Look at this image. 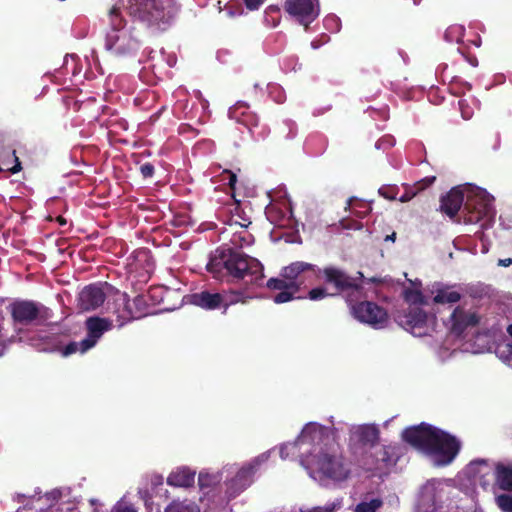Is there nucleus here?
<instances>
[{
    "mask_svg": "<svg viewBox=\"0 0 512 512\" xmlns=\"http://www.w3.org/2000/svg\"><path fill=\"white\" fill-rule=\"evenodd\" d=\"M206 269L219 280L226 276L238 280L249 276V282L258 283L264 277L263 265L259 260L232 248H218L210 257Z\"/></svg>",
    "mask_w": 512,
    "mask_h": 512,
    "instance_id": "f257e3e1",
    "label": "nucleus"
},
{
    "mask_svg": "<svg viewBox=\"0 0 512 512\" xmlns=\"http://www.w3.org/2000/svg\"><path fill=\"white\" fill-rule=\"evenodd\" d=\"M129 15L155 32L168 30L176 21L181 6L176 0H128Z\"/></svg>",
    "mask_w": 512,
    "mask_h": 512,
    "instance_id": "f03ea898",
    "label": "nucleus"
},
{
    "mask_svg": "<svg viewBox=\"0 0 512 512\" xmlns=\"http://www.w3.org/2000/svg\"><path fill=\"white\" fill-rule=\"evenodd\" d=\"M109 29L105 37V48L116 56L136 52L142 42L141 33L135 26L126 28L120 7L114 5L108 11Z\"/></svg>",
    "mask_w": 512,
    "mask_h": 512,
    "instance_id": "7ed1b4c3",
    "label": "nucleus"
},
{
    "mask_svg": "<svg viewBox=\"0 0 512 512\" xmlns=\"http://www.w3.org/2000/svg\"><path fill=\"white\" fill-rule=\"evenodd\" d=\"M311 272L317 275V267L304 261L292 262L281 269L280 277L270 278L266 286L270 290L279 291L273 301L277 304L289 302L294 299L304 283V275Z\"/></svg>",
    "mask_w": 512,
    "mask_h": 512,
    "instance_id": "20e7f679",
    "label": "nucleus"
},
{
    "mask_svg": "<svg viewBox=\"0 0 512 512\" xmlns=\"http://www.w3.org/2000/svg\"><path fill=\"white\" fill-rule=\"evenodd\" d=\"M317 273L322 275L325 283L333 286L336 291L335 295H345L346 303L366 298L363 287L365 278L362 272L357 273L358 277H352L336 266H327L323 269H317Z\"/></svg>",
    "mask_w": 512,
    "mask_h": 512,
    "instance_id": "39448f33",
    "label": "nucleus"
},
{
    "mask_svg": "<svg viewBox=\"0 0 512 512\" xmlns=\"http://www.w3.org/2000/svg\"><path fill=\"white\" fill-rule=\"evenodd\" d=\"M11 318L15 324L28 326L44 322L50 317V309L32 300H16L9 305Z\"/></svg>",
    "mask_w": 512,
    "mask_h": 512,
    "instance_id": "423d86ee",
    "label": "nucleus"
},
{
    "mask_svg": "<svg viewBox=\"0 0 512 512\" xmlns=\"http://www.w3.org/2000/svg\"><path fill=\"white\" fill-rule=\"evenodd\" d=\"M364 299L347 303L353 317L376 329L385 327L389 319L387 311L377 303Z\"/></svg>",
    "mask_w": 512,
    "mask_h": 512,
    "instance_id": "0eeeda50",
    "label": "nucleus"
},
{
    "mask_svg": "<svg viewBox=\"0 0 512 512\" xmlns=\"http://www.w3.org/2000/svg\"><path fill=\"white\" fill-rule=\"evenodd\" d=\"M435 437L437 440L431 444L427 454L433 456L438 465H449L458 455L461 443L455 436L439 428Z\"/></svg>",
    "mask_w": 512,
    "mask_h": 512,
    "instance_id": "6e6552de",
    "label": "nucleus"
},
{
    "mask_svg": "<svg viewBox=\"0 0 512 512\" xmlns=\"http://www.w3.org/2000/svg\"><path fill=\"white\" fill-rule=\"evenodd\" d=\"M492 214V200L484 191L467 194L462 208L465 223L476 224Z\"/></svg>",
    "mask_w": 512,
    "mask_h": 512,
    "instance_id": "1a4fd4ad",
    "label": "nucleus"
},
{
    "mask_svg": "<svg viewBox=\"0 0 512 512\" xmlns=\"http://www.w3.org/2000/svg\"><path fill=\"white\" fill-rule=\"evenodd\" d=\"M315 459L318 470L324 476L336 481L345 480L349 476L350 470L341 454L330 450L320 451Z\"/></svg>",
    "mask_w": 512,
    "mask_h": 512,
    "instance_id": "9d476101",
    "label": "nucleus"
},
{
    "mask_svg": "<svg viewBox=\"0 0 512 512\" xmlns=\"http://www.w3.org/2000/svg\"><path fill=\"white\" fill-rule=\"evenodd\" d=\"M438 428L425 422L411 426L402 432V439L415 449L428 453L431 444L437 440L435 434Z\"/></svg>",
    "mask_w": 512,
    "mask_h": 512,
    "instance_id": "9b49d317",
    "label": "nucleus"
},
{
    "mask_svg": "<svg viewBox=\"0 0 512 512\" xmlns=\"http://www.w3.org/2000/svg\"><path fill=\"white\" fill-rule=\"evenodd\" d=\"M427 313L419 307H409L397 315V322L414 336L427 334Z\"/></svg>",
    "mask_w": 512,
    "mask_h": 512,
    "instance_id": "f8f14e48",
    "label": "nucleus"
},
{
    "mask_svg": "<svg viewBox=\"0 0 512 512\" xmlns=\"http://www.w3.org/2000/svg\"><path fill=\"white\" fill-rule=\"evenodd\" d=\"M113 287L107 282L90 284L84 287L78 298V305L83 311H92L100 307L106 297L107 291L112 290Z\"/></svg>",
    "mask_w": 512,
    "mask_h": 512,
    "instance_id": "ddd939ff",
    "label": "nucleus"
},
{
    "mask_svg": "<svg viewBox=\"0 0 512 512\" xmlns=\"http://www.w3.org/2000/svg\"><path fill=\"white\" fill-rule=\"evenodd\" d=\"M191 303L205 310L223 308L224 312L234 303L226 294L204 290L191 295Z\"/></svg>",
    "mask_w": 512,
    "mask_h": 512,
    "instance_id": "4468645a",
    "label": "nucleus"
},
{
    "mask_svg": "<svg viewBox=\"0 0 512 512\" xmlns=\"http://www.w3.org/2000/svg\"><path fill=\"white\" fill-rule=\"evenodd\" d=\"M284 9L306 28L318 16L313 0H285Z\"/></svg>",
    "mask_w": 512,
    "mask_h": 512,
    "instance_id": "2eb2a0df",
    "label": "nucleus"
},
{
    "mask_svg": "<svg viewBox=\"0 0 512 512\" xmlns=\"http://www.w3.org/2000/svg\"><path fill=\"white\" fill-rule=\"evenodd\" d=\"M112 326L111 321L100 317H90L86 320L87 337L80 342L81 352L94 347L101 336Z\"/></svg>",
    "mask_w": 512,
    "mask_h": 512,
    "instance_id": "dca6fc26",
    "label": "nucleus"
},
{
    "mask_svg": "<svg viewBox=\"0 0 512 512\" xmlns=\"http://www.w3.org/2000/svg\"><path fill=\"white\" fill-rule=\"evenodd\" d=\"M108 310L116 315V322L119 327L135 319L133 308L126 293L116 291L113 302H108Z\"/></svg>",
    "mask_w": 512,
    "mask_h": 512,
    "instance_id": "f3484780",
    "label": "nucleus"
},
{
    "mask_svg": "<svg viewBox=\"0 0 512 512\" xmlns=\"http://www.w3.org/2000/svg\"><path fill=\"white\" fill-rule=\"evenodd\" d=\"M451 332L460 336L469 327H474L479 323V317L476 313L467 312L461 306L454 309L450 316Z\"/></svg>",
    "mask_w": 512,
    "mask_h": 512,
    "instance_id": "a211bd4d",
    "label": "nucleus"
},
{
    "mask_svg": "<svg viewBox=\"0 0 512 512\" xmlns=\"http://www.w3.org/2000/svg\"><path fill=\"white\" fill-rule=\"evenodd\" d=\"M465 196L461 189L452 188L445 196L441 198V211L450 218L455 217L465 203Z\"/></svg>",
    "mask_w": 512,
    "mask_h": 512,
    "instance_id": "6ab92c4d",
    "label": "nucleus"
},
{
    "mask_svg": "<svg viewBox=\"0 0 512 512\" xmlns=\"http://www.w3.org/2000/svg\"><path fill=\"white\" fill-rule=\"evenodd\" d=\"M469 469L474 472V477L479 481L483 489L490 486L491 479H495V467H492L486 460H474L469 464Z\"/></svg>",
    "mask_w": 512,
    "mask_h": 512,
    "instance_id": "aec40b11",
    "label": "nucleus"
},
{
    "mask_svg": "<svg viewBox=\"0 0 512 512\" xmlns=\"http://www.w3.org/2000/svg\"><path fill=\"white\" fill-rule=\"evenodd\" d=\"M254 474L253 466H244L236 473V475L228 483V491L232 495H237L246 489L252 482Z\"/></svg>",
    "mask_w": 512,
    "mask_h": 512,
    "instance_id": "412c9836",
    "label": "nucleus"
},
{
    "mask_svg": "<svg viewBox=\"0 0 512 512\" xmlns=\"http://www.w3.org/2000/svg\"><path fill=\"white\" fill-rule=\"evenodd\" d=\"M375 461L373 465L376 469H381L395 465L398 459L396 448L391 445H383L374 452Z\"/></svg>",
    "mask_w": 512,
    "mask_h": 512,
    "instance_id": "4be33fe9",
    "label": "nucleus"
},
{
    "mask_svg": "<svg viewBox=\"0 0 512 512\" xmlns=\"http://www.w3.org/2000/svg\"><path fill=\"white\" fill-rule=\"evenodd\" d=\"M195 482V472L189 468H181L170 473L167 484L173 487L188 488Z\"/></svg>",
    "mask_w": 512,
    "mask_h": 512,
    "instance_id": "5701e85b",
    "label": "nucleus"
},
{
    "mask_svg": "<svg viewBox=\"0 0 512 512\" xmlns=\"http://www.w3.org/2000/svg\"><path fill=\"white\" fill-rule=\"evenodd\" d=\"M494 474L495 483L499 489L512 492V467L497 463Z\"/></svg>",
    "mask_w": 512,
    "mask_h": 512,
    "instance_id": "b1692460",
    "label": "nucleus"
},
{
    "mask_svg": "<svg viewBox=\"0 0 512 512\" xmlns=\"http://www.w3.org/2000/svg\"><path fill=\"white\" fill-rule=\"evenodd\" d=\"M249 106L246 104H238L235 109L231 112L233 117L237 118V120L243 125L247 126L249 129L252 127H257L259 124V117L248 111Z\"/></svg>",
    "mask_w": 512,
    "mask_h": 512,
    "instance_id": "393cba45",
    "label": "nucleus"
},
{
    "mask_svg": "<svg viewBox=\"0 0 512 512\" xmlns=\"http://www.w3.org/2000/svg\"><path fill=\"white\" fill-rule=\"evenodd\" d=\"M355 433L358 441L363 445L374 446L379 441L380 431L375 425H361Z\"/></svg>",
    "mask_w": 512,
    "mask_h": 512,
    "instance_id": "a878e982",
    "label": "nucleus"
},
{
    "mask_svg": "<svg viewBox=\"0 0 512 512\" xmlns=\"http://www.w3.org/2000/svg\"><path fill=\"white\" fill-rule=\"evenodd\" d=\"M436 180L435 176H428L416 182L413 186L406 187L404 194L399 197L400 202H408L419 192L431 186Z\"/></svg>",
    "mask_w": 512,
    "mask_h": 512,
    "instance_id": "bb28decb",
    "label": "nucleus"
},
{
    "mask_svg": "<svg viewBox=\"0 0 512 512\" xmlns=\"http://www.w3.org/2000/svg\"><path fill=\"white\" fill-rule=\"evenodd\" d=\"M461 299L458 291L452 290L450 287L439 288L436 291L433 301L436 304H453Z\"/></svg>",
    "mask_w": 512,
    "mask_h": 512,
    "instance_id": "cd10ccee",
    "label": "nucleus"
},
{
    "mask_svg": "<svg viewBox=\"0 0 512 512\" xmlns=\"http://www.w3.org/2000/svg\"><path fill=\"white\" fill-rule=\"evenodd\" d=\"M61 492L59 490H53L46 493L43 497H38L33 501L35 509L43 510V505H47L49 508L53 507L61 498Z\"/></svg>",
    "mask_w": 512,
    "mask_h": 512,
    "instance_id": "c85d7f7f",
    "label": "nucleus"
},
{
    "mask_svg": "<svg viewBox=\"0 0 512 512\" xmlns=\"http://www.w3.org/2000/svg\"><path fill=\"white\" fill-rule=\"evenodd\" d=\"M165 512H200L199 508L193 502L173 501L166 508Z\"/></svg>",
    "mask_w": 512,
    "mask_h": 512,
    "instance_id": "c756f323",
    "label": "nucleus"
},
{
    "mask_svg": "<svg viewBox=\"0 0 512 512\" xmlns=\"http://www.w3.org/2000/svg\"><path fill=\"white\" fill-rule=\"evenodd\" d=\"M382 505L383 501L379 498L362 501L356 505L355 512H376Z\"/></svg>",
    "mask_w": 512,
    "mask_h": 512,
    "instance_id": "7c9ffc66",
    "label": "nucleus"
},
{
    "mask_svg": "<svg viewBox=\"0 0 512 512\" xmlns=\"http://www.w3.org/2000/svg\"><path fill=\"white\" fill-rule=\"evenodd\" d=\"M464 35V28L460 25L449 26L445 33L444 38L448 42H460Z\"/></svg>",
    "mask_w": 512,
    "mask_h": 512,
    "instance_id": "2f4dec72",
    "label": "nucleus"
},
{
    "mask_svg": "<svg viewBox=\"0 0 512 512\" xmlns=\"http://www.w3.org/2000/svg\"><path fill=\"white\" fill-rule=\"evenodd\" d=\"M133 314H135V319L141 318L147 314V302L145 296L137 295L133 299Z\"/></svg>",
    "mask_w": 512,
    "mask_h": 512,
    "instance_id": "473e14b6",
    "label": "nucleus"
},
{
    "mask_svg": "<svg viewBox=\"0 0 512 512\" xmlns=\"http://www.w3.org/2000/svg\"><path fill=\"white\" fill-rule=\"evenodd\" d=\"M403 297L406 302L411 303V304L424 303V297H423L421 291H419V290H415V289H411V288L405 289L403 292Z\"/></svg>",
    "mask_w": 512,
    "mask_h": 512,
    "instance_id": "72a5a7b5",
    "label": "nucleus"
},
{
    "mask_svg": "<svg viewBox=\"0 0 512 512\" xmlns=\"http://www.w3.org/2000/svg\"><path fill=\"white\" fill-rule=\"evenodd\" d=\"M495 502L502 512H512L511 494H500L495 498Z\"/></svg>",
    "mask_w": 512,
    "mask_h": 512,
    "instance_id": "f704fd0d",
    "label": "nucleus"
},
{
    "mask_svg": "<svg viewBox=\"0 0 512 512\" xmlns=\"http://www.w3.org/2000/svg\"><path fill=\"white\" fill-rule=\"evenodd\" d=\"M399 189L396 185H385L379 189V194L388 200L397 199Z\"/></svg>",
    "mask_w": 512,
    "mask_h": 512,
    "instance_id": "c9c22d12",
    "label": "nucleus"
},
{
    "mask_svg": "<svg viewBox=\"0 0 512 512\" xmlns=\"http://www.w3.org/2000/svg\"><path fill=\"white\" fill-rule=\"evenodd\" d=\"M333 295L335 294H330L325 287H316L308 292V298L313 301L321 300Z\"/></svg>",
    "mask_w": 512,
    "mask_h": 512,
    "instance_id": "e433bc0d",
    "label": "nucleus"
},
{
    "mask_svg": "<svg viewBox=\"0 0 512 512\" xmlns=\"http://www.w3.org/2000/svg\"><path fill=\"white\" fill-rule=\"evenodd\" d=\"M215 483V477L208 474L200 472L198 476V484L201 489L211 487Z\"/></svg>",
    "mask_w": 512,
    "mask_h": 512,
    "instance_id": "4c0bfd02",
    "label": "nucleus"
},
{
    "mask_svg": "<svg viewBox=\"0 0 512 512\" xmlns=\"http://www.w3.org/2000/svg\"><path fill=\"white\" fill-rule=\"evenodd\" d=\"M139 170L142 177L145 179L153 177L155 173V167L150 162L140 164Z\"/></svg>",
    "mask_w": 512,
    "mask_h": 512,
    "instance_id": "58836bf2",
    "label": "nucleus"
},
{
    "mask_svg": "<svg viewBox=\"0 0 512 512\" xmlns=\"http://www.w3.org/2000/svg\"><path fill=\"white\" fill-rule=\"evenodd\" d=\"M77 351H81L80 343L72 341L64 347V349L62 350V355L69 356L71 354L76 353Z\"/></svg>",
    "mask_w": 512,
    "mask_h": 512,
    "instance_id": "ea45409f",
    "label": "nucleus"
},
{
    "mask_svg": "<svg viewBox=\"0 0 512 512\" xmlns=\"http://www.w3.org/2000/svg\"><path fill=\"white\" fill-rule=\"evenodd\" d=\"M265 0H243L245 7L250 10H258Z\"/></svg>",
    "mask_w": 512,
    "mask_h": 512,
    "instance_id": "a19ab883",
    "label": "nucleus"
},
{
    "mask_svg": "<svg viewBox=\"0 0 512 512\" xmlns=\"http://www.w3.org/2000/svg\"><path fill=\"white\" fill-rule=\"evenodd\" d=\"M15 160H16V164L12 168L9 169L12 174L18 173L22 168L21 163L19 162L17 157H15Z\"/></svg>",
    "mask_w": 512,
    "mask_h": 512,
    "instance_id": "79ce46f5",
    "label": "nucleus"
},
{
    "mask_svg": "<svg viewBox=\"0 0 512 512\" xmlns=\"http://www.w3.org/2000/svg\"><path fill=\"white\" fill-rule=\"evenodd\" d=\"M505 352L507 353V355H506L507 361L510 364H512V344H507L506 345V351Z\"/></svg>",
    "mask_w": 512,
    "mask_h": 512,
    "instance_id": "37998d69",
    "label": "nucleus"
},
{
    "mask_svg": "<svg viewBox=\"0 0 512 512\" xmlns=\"http://www.w3.org/2000/svg\"><path fill=\"white\" fill-rule=\"evenodd\" d=\"M498 265L503 266V267H508V266L512 265V258L499 259Z\"/></svg>",
    "mask_w": 512,
    "mask_h": 512,
    "instance_id": "c03bdc74",
    "label": "nucleus"
},
{
    "mask_svg": "<svg viewBox=\"0 0 512 512\" xmlns=\"http://www.w3.org/2000/svg\"><path fill=\"white\" fill-rule=\"evenodd\" d=\"M308 512H333V508L329 509V508H323V507H316V508L309 510Z\"/></svg>",
    "mask_w": 512,
    "mask_h": 512,
    "instance_id": "a18cd8bd",
    "label": "nucleus"
},
{
    "mask_svg": "<svg viewBox=\"0 0 512 512\" xmlns=\"http://www.w3.org/2000/svg\"><path fill=\"white\" fill-rule=\"evenodd\" d=\"M237 181V176L234 173H229V185L231 187H234L235 183Z\"/></svg>",
    "mask_w": 512,
    "mask_h": 512,
    "instance_id": "49530a36",
    "label": "nucleus"
},
{
    "mask_svg": "<svg viewBox=\"0 0 512 512\" xmlns=\"http://www.w3.org/2000/svg\"><path fill=\"white\" fill-rule=\"evenodd\" d=\"M116 512H136L135 509H133L132 507H128V506H125V507H119Z\"/></svg>",
    "mask_w": 512,
    "mask_h": 512,
    "instance_id": "de8ad7c7",
    "label": "nucleus"
},
{
    "mask_svg": "<svg viewBox=\"0 0 512 512\" xmlns=\"http://www.w3.org/2000/svg\"><path fill=\"white\" fill-rule=\"evenodd\" d=\"M367 281H368L369 283H375V284H380V283H382V280H381V279H379V278H376V277L369 278V279H367Z\"/></svg>",
    "mask_w": 512,
    "mask_h": 512,
    "instance_id": "09e8293b",
    "label": "nucleus"
},
{
    "mask_svg": "<svg viewBox=\"0 0 512 512\" xmlns=\"http://www.w3.org/2000/svg\"><path fill=\"white\" fill-rule=\"evenodd\" d=\"M56 221L60 224V225H65L67 223V220L63 217V216H58Z\"/></svg>",
    "mask_w": 512,
    "mask_h": 512,
    "instance_id": "8fccbe9b",
    "label": "nucleus"
},
{
    "mask_svg": "<svg viewBox=\"0 0 512 512\" xmlns=\"http://www.w3.org/2000/svg\"><path fill=\"white\" fill-rule=\"evenodd\" d=\"M395 239H396V233L393 232L392 234L386 236L385 241H395Z\"/></svg>",
    "mask_w": 512,
    "mask_h": 512,
    "instance_id": "3c124183",
    "label": "nucleus"
},
{
    "mask_svg": "<svg viewBox=\"0 0 512 512\" xmlns=\"http://www.w3.org/2000/svg\"><path fill=\"white\" fill-rule=\"evenodd\" d=\"M507 333L512 337V324L507 327Z\"/></svg>",
    "mask_w": 512,
    "mask_h": 512,
    "instance_id": "603ef678",
    "label": "nucleus"
},
{
    "mask_svg": "<svg viewBox=\"0 0 512 512\" xmlns=\"http://www.w3.org/2000/svg\"><path fill=\"white\" fill-rule=\"evenodd\" d=\"M421 2V0H412V5H418Z\"/></svg>",
    "mask_w": 512,
    "mask_h": 512,
    "instance_id": "864d4df0",
    "label": "nucleus"
},
{
    "mask_svg": "<svg viewBox=\"0 0 512 512\" xmlns=\"http://www.w3.org/2000/svg\"><path fill=\"white\" fill-rule=\"evenodd\" d=\"M462 114H463V117H464L465 119H469V118H470V115H469V114L465 115V114H464V111H462Z\"/></svg>",
    "mask_w": 512,
    "mask_h": 512,
    "instance_id": "5fc2aeb1",
    "label": "nucleus"
},
{
    "mask_svg": "<svg viewBox=\"0 0 512 512\" xmlns=\"http://www.w3.org/2000/svg\"><path fill=\"white\" fill-rule=\"evenodd\" d=\"M465 86H467L469 89H471V85H469L468 83H465Z\"/></svg>",
    "mask_w": 512,
    "mask_h": 512,
    "instance_id": "6e6d98bb",
    "label": "nucleus"
},
{
    "mask_svg": "<svg viewBox=\"0 0 512 512\" xmlns=\"http://www.w3.org/2000/svg\"><path fill=\"white\" fill-rule=\"evenodd\" d=\"M459 105H460V107H462L463 106V102L459 101Z\"/></svg>",
    "mask_w": 512,
    "mask_h": 512,
    "instance_id": "4d7b16f0",
    "label": "nucleus"
}]
</instances>
